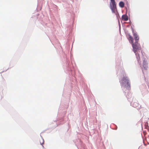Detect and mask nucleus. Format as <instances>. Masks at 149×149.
Returning <instances> with one entry per match:
<instances>
[{"label":"nucleus","mask_w":149,"mask_h":149,"mask_svg":"<svg viewBox=\"0 0 149 149\" xmlns=\"http://www.w3.org/2000/svg\"><path fill=\"white\" fill-rule=\"evenodd\" d=\"M133 35L135 40L134 42L133 38L130 34L127 35V38L129 42L132 45L133 51L134 53H136L137 50L141 49V47L138 42L139 38L137 33H133Z\"/></svg>","instance_id":"obj_1"},{"label":"nucleus","mask_w":149,"mask_h":149,"mask_svg":"<svg viewBox=\"0 0 149 149\" xmlns=\"http://www.w3.org/2000/svg\"><path fill=\"white\" fill-rule=\"evenodd\" d=\"M120 84L122 86L125 87L128 89H130V83L128 78L127 77H124L121 80Z\"/></svg>","instance_id":"obj_2"},{"label":"nucleus","mask_w":149,"mask_h":149,"mask_svg":"<svg viewBox=\"0 0 149 149\" xmlns=\"http://www.w3.org/2000/svg\"><path fill=\"white\" fill-rule=\"evenodd\" d=\"M110 7L112 12L116 14V12H117L116 7V5L115 0H110Z\"/></svg>","instance_id":"obj_3"},{"label":"nucleus","mask_w":149,"mask_h":149,"mask_svg":"<svg viewBox=\"0 0 149 149\" xmlns=\"http://www.w3.org/2000/svg\"><path fill=\"white\" fill-rule=\"evenodd\" d=\"M132 106L134 107H136L139 106V105H140L138 102L137 101H136L135 102H132Z\"/></svg>","instance_id":"obj_4"},{"label":"nucleus","mask_w":149,"mask_h":149,"mask_svg":"<svg viewBox=\"0 0 149 149\" xmlns=\"http://www.w3.org/2000/svg\"><path fill=\"white\" fill-rule=\"evenodd\" d=\"M122 20L125 21L128 20V18L127 16L126 15H124L122 17Z\"/></svg>","instance_id":"obj_5"},{"label":"nucleus","mask_w":149,"mask_h":149,"mask_svg":"<svg viewBox=\"0 0 149 149\" xmlns=\"http://www.w3.org/2000/svg\"><path fill=\"white\" fill-rule=\"evenodd\" d=\"M136 55V58L137 59V61H138V63H140V56L139 54L138 53H136H136H134Z\"/></svg>","instance_id":"obj_6"},{"label":"nucleus","mask_w":149,"mask_h":149,"mask_svg":"<svg viewBox=\"0 0 149 149\" xmlns=\"http://www.w3.org/2000/svg\"><path fill=\"white\" fill-rule=\"evenodd\" d=\"M119 5L120 7L121 8H123L124 6V3L123 2L120 1V2L119 3Z\"/></svg>","instance_id":"obj_7"},{"label":"nucleus","mask_w":149,"mask_h":149,"mask_svg":"<svg viewBox=\"0 0 149 149\" xmlns=\"http://www.w3.org/2000/svg\"><path fill=\"white\" fill-rule=\"evenodd\" d=\"M145 61H144L143 63V66L144 67V68H146V66L145 67Z\"/></svg>","instance_id":"obj_8"}]
</instances>
